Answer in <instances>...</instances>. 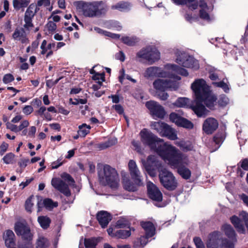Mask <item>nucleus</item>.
I'll use <instances>...</instances> for the list:
<instances>
[{"instance_id": "f257e3e1", "label": "nucleus", "mask_w": 248, "mask_h": 248, "mask_svg": "<svg viewBox=\"0 0 248 248\" xmlns=\"http://www.w3.org/2000/svg\"><path fill=\"white\" fill-rule=\"evenodd\" d=\"M191 88L194 92L196 99V105L191 106L192 109L198 117H204L208 111L202 104V102H203L208 108H212L216 103L217 98L203 79L196 80L192 84Z\"/></svg>"}, {"instance_id": "f03ea898", "label": "nucleus", "mask_w": 248, "mask_h": 248, "mask_svg": "<svg viewBox=\"0 0 248 248\" xmlns=\"http://www.w3.org/2000/svg\"><path fill=\"white\" fill-rule=\"evenodd\" d=\"M140 136L142 142L156 152L163 160L167 158L169 153L174 154L177 152L175 146L164 142L163 140L158 138L147 129H143L140 132Z\"/></svg>"}, {"instance_id": "7ed1b4c3", "label": "nucleus", "mask_w": 248, "mask_h": 248, "mask_svg": "<svg viewBox=\"0 0 248 248\" xmlns=\"http://www.w3.org/2000/svg\"><path fill=\"white\" fill-rule=\"evenodd\" d=\"M77 8L81 10L82 15L86 17H99L106 14L108 10L107 5L102 1H84L76 2Z\"/></svg>"}, {"instance_id": "20e7f679", "label": "nucleus", "mask_w": 248, "mask_h": 248, "mask_svg": "<svg viewBox=\"0 0 248 248\" xmlns=\"http://www.w3.org/2000/svg\"><path fill=\"white\" fill-rule=\"evenodd\" d=\"M176 150V153H169L167 158H164L163 160L172 168L177 169L178 172L183 178L188 179L191 176V171L185 167L189 163L188 157L177 148Z\"/></svg>"}, {"instance_id": "39448f33", "label": "nucleus", "mask_w": 248, "mask_h": 248, "mask_svg": "<svg viewBox=\"0 0 248 248\" xmlns=\"http://www.w3.org/2000/svg\"><path fill=\"white\" fill-rule=\"evenodd\" d=\"M99 176L102 184L107 185L112 188L119 187L120 179L118 174L115 169L110 166H104L103 172H99Z\"/></svg>"}, {"instance_id": "423d86ee", "label": "nucleus", "mask_w": 248, "mask_h": 248, "mask_svg": "<svg viewBox=\"0 0 248 248\" xmlns=\"http://www.w3.org/2000/svg\"><path fill=\"white\" fill-rule=\"evenodd\" d=\"M167 78V79L158 78L153 82V87L157 92H164L168 89L176 90L178 88V81L181 79L179 76L173 75L174 80L172 78Z\"/></svg>"}, {"instance_id": "0eeeda50", "label": "nucleus", "mask_w": 248, "mask_h": 248, "mask_svg": "<svg viewBox=\"0 0 248 248\" xmlns=\"http://www.w3.org/2000/svg\"><path fill=\"white\" fill-rule=\"evenodd\" d=\"M208 248H234L233 244L227 239H222L221 233L215 232L210 235L207 244Z\"/></svg>"}, {"instance_id": "6e6552de", "label": "nucleus", "mask_w": 248, "mask_h": 248, "mask_svg": "<svg viewBox=\"0 0 248 248\" xmlns=\"http://www.w3.org/2000/svg\"><path fill=\"white\" fill-rule=\"evenodd\" d=\"M159 180L162 185L169 190H173L178 186L177 181L173 174L166 169L159 170Z\"/></svg>"}, {"instance_id": "1a4fd4ad", "label": "nucleus", "mask_w": 248, "mask_h": 248, "mask_svg": "<svg viewBox=\"0 0 248 248\" xmlns=\"http://www.w3.org/2000/svg\"><path fill=\"white\" fill-rule=\"evenodd\" d=\"M176 62L184 67L194 70L199 68L198 62L193 57L184 52H178L176 53Z\"/></svg>"}, {"instance_id": "9d476101", "label": "nucleus", "mask_w": 248, "mask_h": 248, "mask_svg": "<svg viewBox=\"0 0 248 248\" xmlns=\"http://www.w3.org/2000/svg\"><path fill=\"white\" fill-rule=\"evenodd\" d=\"M142 163L148 174L152 177L155 175L156 170H158L159 172L160 170L163 169L161 167L160 162L155 155H149L147 161L142 160Z\"/></svg>"}, {"instance_id": "9b49d317", "label": "nucleus", "mask_w": 248, "mask_h": 248, "mask_svg": "<svg viewBox=\"0 0 248 248\" xmlns=\"http://www.w3.org/2000/svg\"><path fill=\"white\" fill-rule=\"evenodd\" d=\"M143 76L146 78H152L156 77L168 78L170 76V72L166 69V66L164 69L157 66H151L145 70Z\"/></svg>"}, {"instance_id": "f8f14e48", "label": "nucleus", "mask_w": 248, "mask_h": 248, "mask_svg": "<svg viewBox=\"0 0 248 248\" xmlns=\"http://www.w3.org/2000/svg\"><path fill=\"white\" fill-rule=\"evenodd\" d=\"M145 106L149 110L151 115L154 118L156 117L162 119L166 114L163 107L156 102L154 101H148L146 103Z\"/></svg>"}, {"instance_id": "ddd939ff", "label": "nucleus", "mask_w": 248, "mask_h": 248, "mask_svg": "<svg viewBox=\"0 0 248 248\" xmlns=\"http://www.w3.org/2000/svg\"><path fill=\"white\" fill-rule=\"evenodd\" d=\"M128 168L130 176L135 183L138 185H142V177L136 162L133 160H129Z\"/></svg>"}, {"instance_id": "4468645a", "label": "nucleus", "mask_w": 248, "mask_h": 248, "mask_svg": "<svg viewBox=\"0 0 248 248\" xmlns=\"http://www.w3.org/2000/svg\"><path fill=\"white\" fill-rule=\"evenodd\" d=\"M15 230L16 234L21 235L24 239L27 241H30L32 239V234L31 232L30 229L24 224L21 222L16 223Z\"/></svg>"}, {"instance_id": "2eb2a0df", "label": "nucleus", "mask_w": 248, "mask_h": 248, "mask_svg": "<svg viewBox=\"0 0 248 248\" xmlns=\"http://www.w3.org/2000/svg\"><path fill=\"white\" fill-rule=\"evenodd\" d=\"M36 5L33 3L30 5L25 12L24 16L25 24L24 27L26 29H29L33 26L32 23V19L37 12Z\"/></svg>"}, {"instance_id": "dca6fc26", "label": "nucleus", "mask_w": 248, "mask_h": 248, "mask_svg": "<svg viewBox=\"0 0 248 248\" xmlns=\"http://www.w3.org/2000/svg\"><path fill=\"white\" fill-rule=\"evenodd\" d=\"M147 188L149 197L153 200L160 202L162 200V194L156 186L151 182L147 184Z\"/></svg>"}, {"instance_id": "f3484780", "label": "nucleus", "mask_w": 248, "mask_h": 248, "mask_svg": "<svg viewBox=\"0 0 248 248\" xmlns=\"http://www.w3.org/2000/svg\"><path fill=\"white\" fill-rule=\"evenodd\" d=\"M166 68L170 72V77L168 78H172L174 80L173 75L178 76L177 74H180L184 76H187L188 73L186 70L183 68L180 67L179 66L173 64H168L166 65Z\"/></svg>"}, {"instance_id": "a211bd4d", "label": "nucleus", "mask_w": 248, "mask_h": 248, "mask_svg": "<svg viewBox=\"0 0 248 248\" xmlns=\"http://www.w3.org/2000/svg\"><path fill=\"white\" fill-rule=\"evenodd\" d=\"M218 126L217 120L213 118H208L204 122L202 129L206 134H211L217 128Z\"/></svg>"}, {"instance_id": "6ab92c4d", "label": "nucleus", "mask_w": 248, "mask_h": 248, "mask_svg": "<svg viewBox=\"0 0 248 248\" xmlns=\"http://www.w3.org/2000/svg\"><path fill=\"white\" fill-rule=\"evenodd\" d=\"M52 186L66 196L70 195L71 193L67 185L62 180L59 178H54L51 180Z\"/></svg>"}, {"instance_id": "aec40b11", "label": "nucleus", "mask_w": 248, "mask_h": 248, "mask_svg": "<svg viewBox=\"0 0 248 248\" xmlns=\"http://www.w3.org/2000/svg\"><path fill=\"white\" fill-rule=\"evenodd\" d=\"M100 225L103 228H106L111 219V215L106 211H101L98 213L96 216Z\"/></svg>"}, {"instance_id": "412c9836", "label": "nucleus", "mask_w": 248, "mask_h": 248, "mask_svg": "<svg viewBox=\"0 0 248 248\" xmlns=\"http://www.w3.org/2000/svg\"><path fill=\"white\" fill-rule=\"evenodd\" d=\"M35 203H37L38 206L37 212H40L41 210V208L42 207L41 206V201H40L38 198H36L33 196L30 197L26 200L25 205L26 210L29 213H31L32 211V208Z\"/></svg>"}, {"instance_id": "4be33fe9", "label": "nucleus", "mask_w": 248, "mask_h": 248, "mask_svg": "<svg viewBox=\"0 0 248 248\" xmlns=\"http://www.w3.org/2000/svg\"><path fill=\"white\" fill-rule=\"evenodd\" d=\"M172 105L178 108H190L192 109L191 106L196 105V99L191 104L187 98L180 97Z\"/></svg>"}, {"instance_id": "5701e85b", "label": "nucleus", "mask_w": 248, "mask_h": 248, "mask_svg": "<svg viewBox=\"0 0 248 248\" xmlns=\"http://www.w3.org/2000/svg\"><path fill=\"white\" fill-rule=\"evenodd\" d=\"M13 38L14 40L19 41L23 44L28 42L26 32L23 28L16 29L13 34Z\"/></svg>"}, {"instance_id": "b1692460", "label": "nucleus", "mask_w": 248, "mask_h": 248, "mask_svg": "<svg viewBox=\"0 0 248 248\" xmlns=\"http://www.w3.org/2000/svg\"><path fill=\"white\" fill-rule=\"evenodd\" d=\"M231 223L233 224L237 231L241 233H245L246 230L241 219L236 216H233L230 218Z\"/></svg>"}, {"instance_id": "393cba45", "label": "nucleus", "mask_w": 248, "mask_h": 248, "mask_svg": "<svg viewBox=\"0 0 248 248\" xmlns=\"http://www.w3.org/2000/svg\"><path fill=\"white\" fill-rule=\"evenodd\" d=\"M199 6L201 8L200 11V17L207 21L210 20V17L208 14L209 8L206 3L203 0H200Z\"/></svg>"}, {"instance_id": "a878e982", "label": "nucleus", "mask_w": 248, "mask_h": 248, "mask_svg": "<svg viewBox=\"0 0 248 248\" xmlns=\"http://www.w3.org/2000/svg\"><path fill=\"white\" fill-rule=\"evenodd\" d=\"M221 230L232 241L236 240L235 232L231 225L224 224L222 226Z\"/></svg>"}, {"instance_id": "bb28decb", "label": "nucleus", "mask_w": 248, "mask_h": 248, "mask_svg": "<svg viewBox=\"0 0 248 248\" xmlns=\"http://www.w3.org/2000/svg\"><path fill=\"white\" fill-rule=\"evenodd\" d=\"M150 48L151 46L143 48L137 53L136 58L139 62H141L142 60H146L148 62V61L153 60L148 56Z\"/></svg>"}, {"instance_id": "cd10ccee", "label": "nucleus", "mask_w": 248, "mask_h": 248, "mask_svg": "<svg viewBox=\"0 0 248 248\" xmlns=\"http://www.w3.org/2000/svg\"><path fill=\"white\" fill-rule=\"evenodd\" d=\"M174 143L184 152L190 151L194 149L192 143L188 140H180L175 141Z\"/></svg>"}, {"instance_id": "c85d7f7f", "label": "nucleus", "mask_w": 248, "mask_h": 248, "mask_svg": "<svg viewBox=\"0 0 248 248\" xmlns=\"http://www.w3.org/2000/svg\"><path fill=\"white\" fill-rule=\"evenodd\" d=\"M141 225L146 232L147 237H152L155 234V227L152 222L146 221L141 222Z\"/></svg>"}, {"instance_id": "c756f323", "label": "nucleus", "mask_w": 248, "mask_h": 248, "mask_svg": "<svg viewBox=\"0 0 248 248\" xmlns=\"http://www.w3.org/2000/svg\"><path fill=\"white\" fill-rule=\"evenodd\" d=\"M161 136L166 137L170 140H176L178 139L176 131L167 124Z\"/></svg>"}, {"instance_id": "7c9ffc66", "label": "nucleus", "mask_w": 248, "mask_h": 248, "mask_svg": "<svg viewBox=\"0 0 248 248\" xmlns=\"http://www.w3.org/2000/svg\"><path fill=\"white\" fill-rule=\"evenodd\" d=\"M148 56L149 58L153 59L152 61H148V62L150 64H152L160 59V54L158 50L155 47L151 46L150 53H149Z\"/></svg>"}, {"instance_id": "2f4dec72", "label": "nucleus", "mask_w": 248, "mask_h": 248, "mask_svg": "<svg viewBox=\"0 0 248 248\" xmlns=\"http://www.w3.org/2000/svg\"><path fill=\"white\" fill-rule=\"evenodd\" d=\"M167 124L162 122H152L150 126L152 129L156 130L161 136Z\"/></svg>"}, {"instance_id": "473e14b6", "label": "nucleus", "mask_w": 248, "mask_h": 248, "mask_svg": "<svg viewBox=\"0 0 248 248\" xmlns=\"http://www.w3.org/2000/svg\"><path fill=\"white\" fill-rule=\"evenodd\" d=\"M131 7L130 3L127 2L121 1L111 6V9H117L120 11L129 10Z\"/></svg>"}, {"instance_id": "72a5a7b5", "label": "nucleus", "mask_w": 248, "mask_h": 248, "mask_svg": "<svg viewBox=\"0 0 248 248\" xmlns=\"http://www.w3.org/2000/svg\"><path fill=\"white\" fill-rule=\"evenodd\" d=\"M37 220L40 226L44 229H47L51 223V219L47 216H39Z\"/></svg>"}, {"instance_id": "f704fd0d", "label": "nucleus", "mask_w": 248, "mask_h": 248, "mask_svg": "<svg viewBox=\"0 0 248 248\" xmlns=\"http://www.w3.org/2000/svg\"><path fill=\"white\" fill-rule=\"evenodd\" d=\"M123 183L124 188L128 191H135L137 190L135 185L127 177L123 178Z\"/></svg>"}, {"instance_id": "c9c22d12", "label": "nucleus", "mask_w": 248, "mask_h": 248, "mask_svg": "<svg viewBox=\"0 0 248 248\" xmlns=\"http://www.w3.org/2000/svg\"><path fill=\"white\" fill-rule=\"evenodd\" d=\"M30 0H13V5L16 10L26 7L30 3Z\"/></svg>"}, {"instance_id": "e433bc0d", "label": "nucleus", "mask_w": 248, "mask_h": 248, "mask_svg": "<svg viewBox=\"0 0 248 248\" xmlns=\"http://www.w3.org/2000/svg\"><path fill=\"white\" fill-rule=\"evenodd\" d=\"M99 240L98 238L92 237L84 239V246L86 248H95Z\"/></svg>"}, {"instance_id": "4c0bfd02", "label": "nucleus", "mask_w": 248, "mask_h": 248, "mask_svg": "<svg viewBox=\"0 0 248 248\" xmlns=\"http://www.w3.org/2000/svg\"><path fill=\"white\" fill-rule=\"evenodd\" d=\"M91 126L86 124H83L78 126V134L80 137H85L89 132Z\"/></svg>"}, {"instance_id": "58836bf2", "label": "nucleus", "mask_w": 248, "mask_h": 248, "mask_svg": "<svg viewBox=\"0 0 248 248\" xmlns=\"http://www.w3.org/2000/svg\"><path fill=\"white\" fill-rule=\"evenodd\" d=\"M49 243L48 240L44 236H40L36 242V248H47Z\"/></svg>"}, {"instance_id": "ea45409f", "label": "nucleus", "mask_w": 248, "mask_h": 248, "mask_svg": "<svg viewBox=\"0 0 248 248\" xmlns=\"http://www.w3.org/2000/svg\"><path fill=\"white\" fill-rule=\"evenodd\" d=\"M122 40L128 46H133L139 41L138 38L135 36H124L122 38Z\"/></svg>"}, {"instance_id": "a19ab883", "label": "nucleus", "mask_w": 248, "mask_h": 248, "mask_svg": "<svg viewBox=\"0 0 248 248\" xmlns=\"http://www.w3.org/2000/svg\"><path fill=\"white\" fill-rule=\"evenodd\" d=\"M131 235L129 230H120L115 232L114 236L118 238L124 239Z\"/></svg>"}, {"instance_id": "79ce46f5", "label": "nucleus", "mask_w": 248, "mask_h": 248, "mask_svg": "<svg viewBox=\"0 0 248 248\" xmlns=\"http://www.w3.org/2000/svg\"><path fill=\"white\" fill-rule=\"evenodd\" d=\"M94 31L98 33L104 34L105 36L110 37L112 38H119L120 37L119 34H114L108 31H103L98 27H94Z\"/></svg>"}, {"instance_id": "37998d69", "label": "nucleus", "mask_w": 248, "mask_h": 248, "mask_svg": "<svg viewBox=\"0 0 248 248\" xmlns=\"http://www.w3.org/2000/svg\"><path fill=\"white\" fill-rule=\"evenodd\" d=\"M117 142V140L115 138L109 139L108 141L99 144V148L100 149H104L115 144Z\"/></svg>"}, {"instance_id": "c03bdc74", "label": "nucleus", "mask_w": 248, "mask_h": 248, "mask_svg": "<svg viewBox=\"0 0 248 248\" xmlns=\"http://www.w3.org/2000/svg\"><path fill=\"white\" fill-rule=\"evenodd\" d=\"M177 125L189 129H191L193 127V124L190 121L183 117L181 119Z\"/></svg>"}, {"instance_id": "a18cd8bd", "label": "nucleus", "mask_w": 248, "mask_h": 248, "mask_svg": "<svg viewBox=\"0 0 248 248\" xmlns=\"http://www.w3.org/2000/svg\"><path fill=\"white\" fill-rule=\"evenodd\" d=\"M213 84L217 87L222 88L226 93L229 92V85L228 83L225 82L224 80L219 82H213Z\"/></svg>"}, {"instance_id": "49530a36", "label": "nucleus", "mask_w": 248, "mask_h": 248, "mask_svg": "<svg viewBox=\"0 0 248 248\" xmlns=\"http://www.w3.org/2000/svg\"><path fill=\"white\" fill-rule=\"evenodd\" d=\"M129 225V222L125 217H121L116 223V226L119 228H124Z\"/></svg>"}, {"instance_id": "de8ad7c7", "label": "nucleus", "mask_w": 248, "mask_h": 248, "mask_svg": "<svg viewBox=\"0 0 248 248\" xmlns=\"http://www.w3.org/2000/svg\"><path fill=\"white\" fill-rule=\"evenodd\" d=\"M120 75L119 76V81L121 83H123V79L125 78L126 79L131 81L132 82H133V83H136L137 82L136 80H135V79H133L132 78H131L130 77V76H129L128 75H125V73H124V69H122L120 71Z\"/></svg>"}, {"instance_id": "09e8293b", "label": "nucleus", "mask_w": 248, "mask_h": 248, "mask_svg": "<svg viewBox=\"0 0 248 248\" xmlns=\"http://www.w3.org/2000/svg\"><path fill=\"white\" fill-rule=\"evenodd\" d=\"M43 203L46 208L49 209L53 208L58 206V203L57 202H54L50 199L44 200Z\"/></svg>"}, {"instance_id": "8fccbe9b", "label": "nucleus", "mask_w": 248, "mask_h": 248, "mask_svg": "<svg viewBox=\"0 0 248 248\" xmlns=\"http://www.w3.org/2000/svg\"><path fill=\"white\" fill-rule=\"evenodd\" d=\"M229 99L224 94L220 95L219 97L218 103L220 106L224 107L229 103Z\"/></svg>"}, {"instance_id": "3c124183", "label": "nucleus", "mask_w": 248, "mask_h": 248, "mask_svg": "<svg viewBox=\"0 0 248 248\" xmlns=\"http://www.w3.org/2000/svg\"><path fill=\"white\" fill-rule=\"evenodd\" d=\"M93 79L98 83L100 86L103 81L105 80V77L104 74L96 73L93 77Z\"/></svg>"}, {"instance_id": "603ef678", "label": "nucleus", "mask_w": 248, "mask_h": 248, "mask_svg": "<svg viewBox=\"0 0 248 248\" xmlns=\"http://www.w3.org/2000/svg\"><path fill=\"white\" fill-rule=\"evenodd\" d=\"M15 158V155L11 153L6 154L3 158V161L5 163L12 164L13 163V161Z\"/></svg>"}, {"instance_id": "864d4df0", "label": "nucleus", "mask_w": 248, "mask_h": 248, "mask_svg": "<svg viewBox=\"0 0 248 248\" xmlns=\"http://www.w3.org/2000/svg\"><path fill=\"white\" fill-rule=\"evenodd\" d=\"M181 118L182 117L175 112L171 113L170 115V121L175 123L177 125L179 123Z\"/></svg>"}, {"instance_id": "5fc2aeb1", "label": "nucleus", "mask_w": 248, "mask_h": 248, "mask_svg": "<svg viewBox=\"0 0 248 248\" xmlns=\"http://www.w3.org/2000/svg\"><path fill=\"white\" fill-rule=\"evenodd\" d=\"M239 216L244 222L248 231V213L243 211L240 213Z\"/></svg>"}, {"instance_id": "6e6d98bb", "label": "nucleus", "mask_w": 248, "mask_h": 248, "mask_svg": "<svg viewBox=\"0 0 248 248\" xmlns=\"http://www.w3.org/2000/svg\"><path fill=\"white\" fill-rule=\"evenodd\" d=\"M61 177L64 181L67 182L69 185H73L75 182L74 179L68 173H63L62 174Z\"/></svg>"}, {"instance_id": "4d7b16f0", "label": "nucleus", "mask_w": 248, "mask_h": 248, "mask_svg": "<svg viewBox=\"0 0 248 248\" xmlns=\"http://www.w3.org/2000/svg\"><path fill=\"white\" fill-rule=\"evenodd\" d=\"M14 76L11 74H7L4 76L3 78V82L5 84H8L14 80Z\"/></svg>"}, {"instance_id": "13d9d810", "label": "nucleus", "mask_w": 248, "mask_h": 248, "mask_svg": "<svg viewBox=\"0 0 248 248\" xmlns=\"http://www.w3.org/2000/svg\"><path fill=\"white\" fill-rule=\"evenodd\" d=\"M132 144L134 147V149L139 154H142V150L140 147V143L138 141L133 140Z\"/></svg>"}, {"instance_id": "bf43d9fd", "label": "nucleus", "mask_w": 248, "mask_h": 248, "mask_svg": "<svg viewBox=\"0 0 248 248\" xmlns=\"http://www.w3.org/2000/svg\"><path fill=\"white\" fill-rule=\"evenodd\" d=\"M46 28L51 32L54 31L56 28L57 25L53 21H50L46 25Z\"/></svg>"}, {"instance_id": "052dcab7", "label": "nucleus", "mask_w": 248, "mask_h": 248, "mask_svg": "<svg viewBox=\"0 0 248 248\" xmlns=\"http://www.w3.org/2000/svg\"><path fill=\"white\" fill-rule=\"evenodd\" d=\"M40 48L41 49V53L43 55L46 53L47 51L49 50V49L47 48V42L46 40H44L43 41L40 46Z\"/></svg>"}, {"instance_id": "680f3d73", "label": "nucleus", "mask_w": 248, "mask_h": 248, "mask_svg": "<svg viewBox=\"0 0 248 248\" xmlns=\"http://www.w3.org/2000/svg\"><path fill=\"white\" fill-rule=\"evenodd\" d=\"M193 241L197 248H205L202 242L199 237H195Z\"/></svg>"}, {"instance_id": "e2e57ef3", "label": "nucleus", "mask_w": 248, "mask_h": 248, "mask_svg": "<svg viewBox=\"0 0 248 248\" xmlns=\"http://www.w3.org/2000/svg\"><path fill=\"white\" fill-rule=\"evenodd\" d=\"M29 125V122L28 120L22 121L20 125L17 126L18 132L27 128Z\"/></svg>"}, {"instance_id": "0e129e2a", "label": "nucleus", "mask_w": 248, "mask_h": 248, "mask_svg": "<svg viewBox=\"0 0 248 248\" xmlns=\"http://www.w3.org/2000/svg\"><path fill=\"white\" fill-rule=\"evenodd\" d=\"M7 128L14 132H18L17 126L7 122L6 124Z\"/></svg>"}, {"instance_id": "69168bd1", "label": "nucleus", "mask_w": 248, "mask_h": 248, "mask_svg": "<svg viewBox=\"0 0 248 248\" xmlns=\"http://www.w3.org/2000/svg\"><path fill=\"white\" fill-rule=\"evenodd\" d=\"M209 78L213 81L217 80L218 79V76L217 74V70L214 71H210L209 72Z\"/></svg>"}, {"instance_id": "338daca9", "label": "nucleus", "mask_w": 248, "mask_h": 248, "mask_svg": "<svg viewBox=\"0 0 248 248\" xmlns=\"http://www.w3.org/2000/svg\"><path fill=\"white\" fill-rule=\"evenodd\" d=\"M36 131V128L35 126H31L28 129V135L31 137H34L35 136Z\"/></svg>"}, {"instance_id": "774afa93", "label": "nucleus", "mask_w": 248, "mask_h": 248, "mask_svg": "<svg viewBox=\"0 0 248 248\" xmlns=\"http://www.w3.org/2000/svg\"><path fill=\"white\" fill-rule=\"evenodd\" d=\"M239 197L243 201L244 203L248 207V196L243 193L239 195Z\"/></svg>"}]
</instances>
